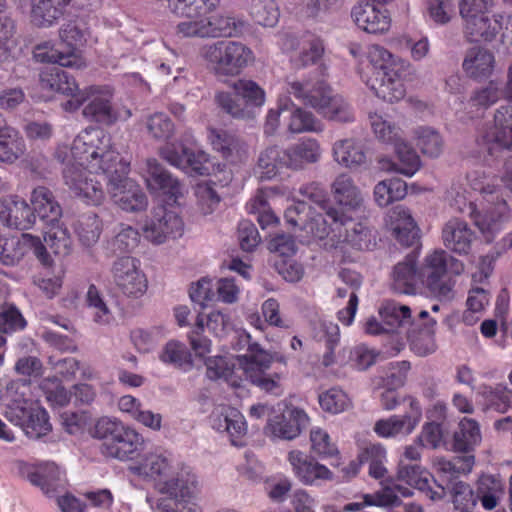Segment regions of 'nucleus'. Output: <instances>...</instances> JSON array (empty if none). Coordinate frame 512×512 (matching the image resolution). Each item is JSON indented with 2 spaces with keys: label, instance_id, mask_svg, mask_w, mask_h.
<instances>
[{
  "label": "nucleus",
  "instance_id": "39",
  "mask_svg": "<svg viewBox=\"0 0 512 512\" xmlns=\"http://www.w3.org/2000/svg\"><path fill=\"white\" fill-rule=\"evenodd\" d=\"M502 28L501 18H497V15L489 16L487 14L476 21H470L467 27H464V34L470 42H491Z\"/></svg>",
  "mask_w": 512,
  "mask_h": 512
},
{
  "label": "nucleus",
  "instance_id": "62",
  "mask_svg": "<svg viewBox=\"0 0 512 512\" xmlns=\"http://www.w3.org/2000/svg\"><path fill=\"white\" fill-rule=\"evenodd\" d=\"M288 129L291 133L321 132L323 125L311 112L296 108L291 114Z\"/></svg>",
  "mask_w": 512,
  "mask_h": 512
},
{
  "label": "nucleus",
  "instance_id": "44",
  "mask_svg": "<svg viewBox=\"0 0 512 512\" xmlns=\"http://www.w3.org/2000/svg\"><path fill=\"white\" fill-rule=\"evenodd\" d=\"M347 217V224L342 226V238L339 241H343L357 250H370L375 246L374 237L371 230L363 223H353L352 217Z\"/></svg>",
  "mask_w": 512,
  "mask_h": 512
},
{
  "label": "nucleus",
  "instance_id": "33",
  "mask_svg": "<svg viewBox=\"0 0 512 512\" xmlns=\"http://www.w3.org/2000/svg\"><path fill=\"white\" fill-rule=\"evenodd\" d=\"M419 283H421V278L416 265V257L409 254L403 262H399L394 267L392 288L400 294H414Z\"/></svg>",
  "mask_w": 512,
  "mask_h": 512
},
{
  "label": "nucleus",
  "instance_id": "9",
  "mask_svg": "<svg viewBox=\"0 0 512 512\" xmlns=\"http://www.w3.org/2000/svg\"><path fill=\"white\" fill-rule=\"evenodd\" d=\"M208 67L219 75H236L253 60V52L241 42L221 40L201 49Z\"/></svg>",
  "mask_w": 512,
  "mask_h": 512
},
{
  "label": "nucleus",
  "instance_id": "27",
  "mask_svg": "<svg viewBox=\"0 0 512 512\" xmlns=\"http://www.w3.org/2000/svg\"><path fill=\"white\" fill-rule=\"evenodd\" d=\"M389 224L395 239L403 246L411 247L419 241V229L409 209L402 205L392 208Z\"/></svg>",
  "mask_w": 512,
  "mask_h": 512
},
{
  "label": "nucleus",
  "instance_id": "15",
  "mask_svg": "<svg viewBox=\"0 0 512 512\" xmlns=\"http://www.w3.org/2000/svg\"><path fill=\"white\" fill-rule=\"evenodd\" d=\"M308 422L309 417L303 409L279 402L276 413L268 418L265 430L273 437L292 440L300 435Z\"/></svg>",
  "mask_w": 512,
  "mask_h": 512
},
{
  "label": "nucleus",
  "instance_id": "29",
  "mask_svg": "<svg viewBox=\"0 0 512 512\" xmlns=\"http://www.w3.org/2000/svg\"><path fill=\"white\" fill-rule=\"evenodd\" d=\"M442 239L447 249L460 255L468 254L475 239V233L465 221L452 218L442 229Z\"/></svg>",
  "mask_w": 512,
  "mask_h": 512
},
{
  "label": "nucleus",
  "instance_id": "59",
  "mask_svg": "<svg viewBox=\"0 0 512 512\" xmlns=\"http://www.w3.org/2000/svg\"><path fill=\"white\" fill-rule=\"evenodd\" d=\"M416 145L424 155L438 157L442 151L443 141L440 134L427 127H419L415 131Z\"/></svg>",
  "mask_w": 512,
  "mask_h": 512
},
{
  "label": "nucleus",
  "instance_id": "1",
  "mask_svg": "<svg viewBox=\"0 0 512 512\" xmlns=\"http://www.w3.org/2000/svg\"><path fill=\"white\" fill-rule=\"evenodd\" d=\"M73 163L63 170L65 184L87 204L100 205L105 199L101 177L107 191L122 210H145L148 200L141 187L128 178L130 164L115 149L112 137L101 128L82 130L73 140Z\"/></svg>",
  "mask_w": 512,
  "mask_h": 512
},
{
  "label": "nucleus",
  "instance_id": "43",
  "mask_svg": "<svg viewBox=\"0 0 512 512\" xmlns=\"http://www.w3.org/2000/svg\"><path fill=\"white\" fill-rule=\"evenodd\" d=\"M103 223L94 212L83 213L74 223V231L82 245L86 247L96 244L102 233Z\"/></svg>",
  "mask_w": 512,
  "mask_h": 512
},
{
  "label": "nucleus",
  "instance_id": "50",
  "mask_svg": "<svg viewBox=\"0 0 512 512\" xmlns=\"http://www.w3.org/2000/svg\"><path fill=\"white\" fill-rule=\"evenodd\" d=\"M283 159V150L277 146L266 148L259 156L256 173L260 180H270L274 178L279 168L285 167Z\"/></svg>",
  "mask_w": 512,
  "mask_h": 512
},
{
  "label": "nucleus",
  "instance_id": "6",
  "mask_svg": "<svg viewBox=\"0 0 512 512\" xmlns=\"http://www.w3.org/2000/svg\"><path fill=\"white\" fill-rule=\"evenodd\" d=\"M372 130L376 138L394 148L398 162L382 158L379 163L387 171L400 173L412 177L421 168V160L417 152L404 139L400 127L385 120L382 115L369 113Z\"/></svg>",
  "mask_w": 512,
  "mask_h": 512
},
{
  "label": "nucleus",
  "instance_id": "36",
  "mask_svg": "<svg viewBox=\"0 0 512 512\" xmlns=\"http://www.w3.org/2000/svg\"><path fill=\"white\" fill-rule=\"evenodd\" d=\"M70 0H31V22L37 27H50L64 14Z\"/></svg>",
  "mask_w": 512,
  "mask_h": 512
},
{
  "label": "nucleus",
  "instance_id": "11",
  "mask_svg": "<svg viewBox=\"0 0 512 512\" xmlns=\"http://www.w3.org/2000/svg\"><path fill=\"white\" fill-rule=\"evenodd\" d=\"M60 38L61 43L58 48L46 50L44 46H37L34 57L40 62L80 68L82 61L77 55V47L85 42L83 30L75 23H67L60 30Z\"/></svg>",
  "mask_w": 512,
  "mask_h": 512
},
{
  "label": "nucleus",
  "instance_id": "12",
  "mask_svg": "<svg viewBox=\"0 0 512 512\" xmlns=\"http://www.w3.org/2000/svg\"><path fill=\"white\" fill-rule=\"evenodd\" d=\"M448 253L436 249L427 254L420 267L421 284L436 298L450 299L455 281L448 275Z\"/></svg>",
  "mask_w": 512,
  "mask_h": 512
},
{
  "label": "nucleus",
  "instance_id": "18",
  "mask_svg": "<svg viewBox=\"0 0 512 512\" xmlns=\"http://www.w3.org/2000/svg\"><path fill=\"white\" fill-rule=\"evenodd\" d=\"M155 490L171 505L178 501L188 502L195 498L197 477L186 467L173 468L166 479L156 484Z\"/></svg>",
  "mask_w": 512,
  "mask_h": 512
},
{
  "label": "nucleus",
  "instance_id": "32",
  "mask_svg": "<svg viewBox=\"0 0 512 512\" xmlns=\"http://www.w3.org/2000/svg\"><path fill=\"white\" fill-rule=\"evenodd\" d=\"M305 104L313 107L323 118L349 123L355 119L354 110L344 98H306Z\"/></svg>",
  "mask_w": 512,
  "mask_h": 512
},
{
  "label": "nucleus",
  "instance_id": "20",
  "mask_svg": "<svg viewBox=\"0 0 512 512\" xmlns=\"http://www.w3.org/2000/svg\"><path fill=\"white\" fill-rule=\"evenodd\" d=\"M27 248H33L39 258L46 253L45 246L37 236L24 233L19 237L0 233V262L3 265L17 264L27 253Z\"/></svg>",
  "mask_w": 512,
  "mask_h": 512
},
{
  "label": "nucleus",
  "instance_id": "41",
  "mask_svg": "<svg viewBox=\"0 0 512 512\" xmlns=\"http://www.w3.org/2000/svg\"><path fill=\"white\" fill-rule=\"evenodd\" d=\"M280 192V188L276 186L260 188L255 197L246 205L247 211L250 214L258 215L257 221L262 229L278 223L277 216L268 207L267 198Z\"/></svg>",
  "mask_w": 512,
  "mask_h": 512
},
{
  "label": "nucleus",
  "instance_id": "40",
  "mask_svg": "<svg viewBox=\"0 0 512 512\" xmlns=\"http://www.w3.org/2000/svg\"><path fill=\"white\" fill-rule=\"evenodd\" d=\"M316 71L319 77L305 81L287 78V92L296 96H327L332 92V88L325 79L326 68L321 65Z\"/></svg>",
  "mask_w": 512,
  "mask_h": 512
},
{
  "label": "nucleus",
  "instance_id": "3",
  "mask_svg": "<svg viewBox=\"0 0 512 512\" xmlns=\"http://www.w3.org/2000/svg\"><path fill=\"white\" fill-rule=\"evenodd\" d=\"M466 179L471 189L480 192L482 196L481 210H478L477 205L468 197L467 190L459 184H452L446 193V199L455 211L467 214L486 241L490 242L509 216V207L498 182H502L503 186L512 192V163L510 161L506 163L505 175L500 179L495 175L487 174L483 169L469 172Z\"/></svg>",
  "mask_w": 512,
  "mask_h": 512
},
{
  "label": "nucleus",
  "instance_id": "25",
  "mask_svg": "<svg viewBox=\"0 0 512 512\" xmlns=\"http://www.w3.org/2000/svg\"><path fill=\"white\" fill-rule=\"evenodd\" d=\"M351 17L359 28L373 34L387 31L391 23L387 10L370 2L355 5Z\"/></svg>",
  "mask_w": 512,
  "mask_h": 512
},
{
  "label": "nucleus",
  "instance_id": "24",
  "mask_svg": "<svg viewBox=\"0 0 512 512\" xmlns=\"http://www.w3.org/2000/svg\"><path fill=\"white\" fill-rule=\"evenodd\" d=\"M35 219V213L24 199L8 196L0 201V221L3 225L27 230L33 226Z\"/></svg>",
  "mask_w": 512,
  "mask_h": 512
},
{
  "label": "nucleus",
  "instance_id": "30",
  "mask_svg": "<svg viewBox=\"0 0 512 512\" xmlns=\"http://www.w3.org/2000/svg\"><path fill=\"white\" fill-rule=\"evenodd\" d=\"M173 468L171 461L165 455L150 452L131 466L130 471L134 475L152 481L156 489V484L166 479Z\"/></svg>",
  "mask_w": 512,
  "mask_h": 512
},
{
  "label": "nucleus",
  "instance_id": "53",
  "mask_svg": "<svg viewBox=\"0 0 512 512\" xmlns=\"http://www.w3.org/2000/svg\"><path fill=\"white\" fill-rule=\"evenodd\" d=\"M254 21L262 26H274L279 17L278 8L273 0H245Z\"/></svg>",
  "mask_w": 512,
  "mask_h": 512
},
{
  "label": "nucleus",
  "instance_id": "22",
  "mask_svg": "<svg viewBox=\"0 0 512 512\" xmlns=\"http://www.w3.org/2000/svg\"><path fill=\"white\" fill-rule=\"evenodd\" d=\"M288 461L294 475L304 485H318L322 481H330L333 478V473L327 466L320 464L301 451L289 452Z\"/></svg>",
  "mask_w": 512,
  "mask_h": 512
},
{
  "label": "nucleus",
  "instance_id": "58",
  "mask_svg": "<svg viewBox=\"0 0 512 512\" xmlns=\"http://www.w3.org/2000/svg\"><path fill=\"white\" fill-rule=\"evenodd\" d=\"M30 482L39 486L48 496H53L63 488L62 478L56 467L36 471L29 476Z\"/></svg>",
  "mask_w": 512,
  "mask_h": 512
},
{
  "label": "nucleus",
  "instance_id": "14",
  "mask_svg": "<svg viewBox=\"0 0 512 512\" xmlns=\"http://www.w3.org/2000/svg\"><path fill=\"white\" fill-rule=\"evenodd\" d=\"M379 316L385 323L387 334L395 335V344L392 355H397L405 346V337L416 327V320L412 316L409 306L395 300H384L379 309Z\"/></svg>",
  "mask_w": 512,
  "mask_h": 512
},
{
  "label": "nucleus",
  "instance_id": "57",
  "mask_svg": "<svg viewBox=\"0 0 512 512\" xmlns=\"http://www.w3.org/2000/svg\"><path fill=\"white\" fill-rule=\"evenodd\" d=\"M319 404L323 411L339 414L351 406L348 395L340 388H330L319 395Z\"/></svg>",
  "mask_w": 512,
  "mask_h": 512
},
{
  "label": "nucleus",
  "instance_id": "55",
  "mask_svg": "<svg viewBox=\"0 0 512 512\" xmlns=\"http://www.w3.org/2000/svg\"><path fill=\"white\" fill-rule=\"evenodd\" d=\"M160 360L184 371L190 370L193 366L191 353L184 344L177 341H170L165 345Z\"/></svg>",
  "mask_w": 512,
  "mask_h": 512
},
{
  "label": "nucleus",
  "instance_id": "35",
  "mask_svg": "<svg viewBox=\"0 0 512 512\" xmlns=\"http://www.w3.org/2000/svg\"><path fill=\"white\" fill-rule=\"evenodd\" d=\"M332 195L338 205L348 211H356L363 204V196L360 189L354 183L353 178L342 173L338 175L331 185Z\"/></svg>",
  "mask_w": 512,
  "mask_h": 512
},
{
  "label": "nucleus",
  "instance_id": "42",
  "mask_svg": "<svg viewBox=\"0 0 512 512\" xmlns=\"http://www.w3.org/2000/svg\"><path fill=\"white\" fill-rule=\"evenodd\" d=\"M334 159L346 168H356L366 161V154L360 143L353 139H343L333 146Z\"/></svg>",
  "mask_w": 512,
  "mask_h": 512
},
{
  "label": "nucleus",
  "instance_id": "26",
  "mask_svg": "<svg viewBox=\"0 0 512 512\" xmlns=\"http://www.w3.org/2000/svg\"><path fill=\"white\" fill-rule=\"evenodd\" d=\"M212 426L217 431H226L232 445L237 447L244 446L247 424L244 416L238 409L231 406L221 407L217 413L214 412L212 415Z\"/></svg>",
  "mask_w": 512,
  "mask_h": 512
},
{
  "label": "nucleus",
  "instance_id": "45",
  "mask_svg": "<svg viewBox=\"0 0 512 512\" xmlns=\"http://www.w3.org/2000/svg\"><path fill=\"white\" fill-rule=\"evenodd\" d=\"M218 105L234 118H254L265 98H217Z\"/></svg>",
  "mask_w": 512,
  "mask_h": 512
},
{
  "label": "nucleus",
  "instance_id": "61",
  "mask_svg": "<svg viewBox=\"0 0 512 512\" xmlns=\"http://www.w3.org/2000/svg\"><path fill=\"white\" fill-rule=\"evenodd\" d=\"M140 240V234L137 229L121 224L120 230L109 243L110 249L114 254L130 253L137 247Z\"/></svg>",
  "mask_w": 512,
  "mask_h": 512
},
{
  "label": "nucleus",
  "instance_id": "16",
  "mask_svg": "<svg viewBox=\"0 0 512 512\" xmlns=\"http://www.w3.org/2000/svg\"><path fill=\"white\" fill-rule=\"evenodd\" d=\"M112 275L116 286L128 297L139 298L147 291L146 275L140 270L139 260L131 256L119 257L113 264Z\"/></svg>",
  "mask_w": 512,
  "mask_h": 512
},
{
  "label": "nucleus",
  "instance_id": "34",
  "mask_svg": "<svg viewBox=\"0 0 512 512\" xmlns=\"http://www.w3.org/2000/svg\"><path fill=\"white\" fill-rule=\"evenodd\" d=\"M40 86L48 92L60 93L63 96H77L78 84L74 76L61 67H51L42 70L39 74Z\"/></svg>",
  "mask_w": 512,
  "mask_h": 512
},
{
  "label": "nucleus",
  "instance_id": "37",
  "mask_svg": "<svg viewBox=\"0 0 512 512\" xmlns=\"http://www.w3.org/2000/svg\"><path fill=\"white\" fill-rule=\"evenodd\" d=\"M481 442V431L478 422L472 418L464 417L458 424V429L453 435V449L456 452L466 453L465 456H475L469 454Z\"/></svg>",
  "mask_w": 512,
  "mask_h": 512
},
{
  "label": "nucleus",
  "instance_id": "8",
  "mask_svg": "<svg viewBox=\"0 0 512 512\" xmlns=\"http://www.w3.org/2000/svg\"><path fill=\"white\" fill-rule=\"evenodd\" d=\"M196 140L191 130H186L180 137L179 144L167 143L159 151L160 157L186 174L192 176L209 175L212 164L209 154L196 149Z\"/></svg>",
  "mask_w": 512,
  "mask_h": 512
},
{
  "label": "nucleus",
  "instance_id": "31",
  "mask_svg": "<svg viewBox=\"0 0 512 512\" xmlns=\"http://www.w3.org/2000/svg\"><path fill=\"white\" fill-rule=\"evenodd\" d=\"M320 155L321 150L318 141L313 138H303L283 150L284 165L286 168L299 170L306 164L317 162Z\"/></svg>",
  "mask_w": 512,
  "mask_h": 512
},
{
  "label": "nucleus",
  "instance_id": "64",
  "mask_svg": "<svg viewBox=\"0 0 512 512\" xmlns=\"http://www.w3.org/2000/svg\"><path fill=\"white\" fill-rule=\"evenodd\" d=\"M41 388L46 395L47 401L52 406L63 407L71 400L72 393L62 385V382L57 377L44 379Z\"/></svg>",
  "mask_w": 512,
  "mask_h": 512
},
{
  "label": "nucleus",
  "instance_id": "52",
  "mask_svg": "<svg viewBox=\"0 0 512 512\" xmlns=\"http://www.w3.org/2000/svg\"><path fill=\"white\" fill-rule=\"evenodd\" d=\"M300 193L314 204L316 209L325 211L326 215L335 223L339 222V210L333 207L327 197L326 191L318 183H309L300 188Z\"/></svg>",
  "mask_w": 512,
  "mask_h": 512
},
{
  "label": "nucleus",
  "instance_id": "19",
  "mask_svg": "<svg viewBox=\"0 0 512 512\" xmlns=\"http://www.w3.org/2000/svg\"><path fill=\"white\" fill-rule=\"evenodd\" d=\"M405 401L409 403V411L403 416L392 415L386 419L376 421L374 432L382 438L409 435L418 426L422 419L420 402L413 396H407Z\"/></svg>",
  "mask_w": 512,
  "mask_h": 512
},
{
  "label": "nucleus",
  "instance_id": "17",
  "mask_svg": "<svg viewBox=\"0 0 512 512\" xmlns=\"http://www.w3.org/2000/svg\"><path fill=\"white\" fill-rule=\"evenodd\" d=\"M184 223L179 214L164 205L153 209L151 218L146 222L143 232L149 241L161 244L168 238L181 237Z\"/></svg>",
  "mask_w": 512,
  "mask_h": 512
},
{
  "label": "nucleus",
  "instance_id": "49",
  "mask_svg": "<svg viewBox=\"0 0 512 512\" xmlns=\"http://www.w3.org/2000/svg\"><path fill=\"white\" fill-rule=\"evenodd\" d=\"M48 228L44 232V241L55 255L66 256L71 251L72 241L66 228L59 223L47 222Z\"/></svg>",
  "mask_w": 512,
  "mask_h": 512
},
{
  "label": "nucleus",
  "instance_id": "4",
  "mask_svg": "<svg viewBox=\"0 0 512 512\" xmlns=\"http://www.w3.org/2000/svg\"><path fill=\"white\" fill-rule=\"evenodd\" d=\"M473 466V456H455L451 459L437 457L433 463L435 475H432L418 464H404L401 461L397 478L435 501L444 498L452 481L471 472Z\"/></svg>",
  "mask_w": 512,
  "mask_h": 512
},
{
  "label": "nucleus",
  "instance_id": "10",
  "mask_svg": "<svg viewBox=\"0 0 512 512\" xmlns=\"http://www.w3.org/2000/svg\"><path fill=\"white\" fill-rule=\"evenodd\" d=\"M372 75L367 81L376 96L403 94L404 85L399 74L398 64L391 52L380 45H373L369 51Z\"/></svg>",
  "mask_w": 512,
  "mask_h": 512
},
{
  "label": "nucleus",
  "instance_id": "56",
  "mask_svg": "<svg viewBox=\"0 0 512 512\" xmlns=\"http://www.w3.org/2000/svg\"><path fill=\"white\" fill-rule=\"evenodd\" d=\"M361 461L369 466V475L375 479L384 478L387 469L384 466L386 461V450L380 444H371L361 452Z\"/></svg>",
  "mask_w": 512,
  "mask_h": 512
},
{
  "label": "nucleus",
  "instance_id": "46",
  "mask_svg": "<svg viewBox=\"0 0 512 512\" xmlns=\"http://www.w3.org/2000/svg\"><path fill=\"white\" fill-rule=\"evenodd\" d=\"M478 394L482 397L487 410L505 413L511 407L512 391L503 385H486L479 387Z\"/></svg>",
  "mask_w": 512,
  "mask_h": 512
},
{
  "label": "nucleus",
  "instance_id": "54",
  "mask_svg": "<svg viewBox=\"0 0 512 512\" xmlns=\"http://www.w3.org/2000/svg\"><path fill=\"white\" fill-rule=\"evenodd\" d=\"M451 485V498L454 509L459 512H474L479 497L475 494L472 487L462 481L451 483L449 487Z\"/></svg>",
  "mask_w": 512,
  "mask_h": 512
},
{
  "label": "nucleus",
  "instance_id": "28",
  "mask_svg": "<svg viewBox=\"0 0 512 512\" xmlns=\"http://www.w3.org/2000/svg\"><path fill=\"white\" fill-rule=\"evenodd\" d=\"M506 99L507 104L495 113L493 129L482 137V143L512 150V98Z\"/></svg>",
  "mask_w": 512,
  "mask_h": 512
},
{
  "label": "nucleus",
  "instance_id": "60",
  "mask_svg": "<svg viewBox=\"0 0 512 512\" xmlns=\"http://www.w3.org/2000/svg\"><path fill=\"white\" fill-rule=\"evenodd\" d=\"M311 451L321 458H330L338 454V448L328 434L320 427L310 430Z\"/></svg>",
  "mask_w": 512,
  "mask_h": 512
},
{
  "label": "nucleus",
  "instance_id": "21",
  "mask_svg": "<svg viewBox=\"0 0 512 512\" xmlns=\"http://www.w3.org/2000/svg\"><path fill=\"white\" fill-rule=\"evenodd\" d=\"M146 179L148 189L155 194L161 195L167 201L177 203L180 197H183L184 187L180 181L173 177L157 160L150 159L147 161Z\"/></svg>",
  "mask_w": 512,
  "mask_h": 512
},
{
  "label": "nucleus",
  "instance_id": "23",
  "mask_svg": "<svg viewBox=\"0 0 512 512\" xmlns=\"http://www.w3.org/2000/svg\"><path fill=\"white\" fill-rule=\"evenodd\" d=\"M114 98H93L83 108L86 119L103 126H112L118 121H125L132 115L126 106L112 101Z\"/></svg>",
  "mask_w": 512,
  "mask_h": 512
},
{
  "label": "nucleus",
  "instance_id": "38",
  "mask_svg": "<svg viewBox=\"0 0 512 512\" xmlns=\"http://www.w3.org/2000/svg\"><path fill=\"white\" fill-rule=\"evenodd\" d=\"M31 203L35 216L46 223L57 221L62 214L61 206L47 187H36L32 192Z\"/></svg>",
  "mask_w": 512,
  "mask_h": 512
},
{
  "label": "nucleus",
  "instance_id": "51",
  "mask_svg": "<svg viewBox=\"0 0 512 512\" xmlns=\"http://www.w3.org/2000/svg\"><path fill=\"white\" fill-rule=\"evenodd\" d=\"M25 150V143L18 131L8 127L0 134V161L13 163Z\"/></svg>",
  "mask_w": 512,
  "mask_h": 512
},
{
  "label": "nucleus",
  "instance_id": "48",
  "mask_svg": "<svg viewBox=\"0 0 512 512\" xmlns=\"http://www.w3.org/2000/svg\"><path fill=\"white\" fill-rule=\"evenodd\" d=\"M208 140L212 148L226 160H230L234 154L240 153L241 144L239 139L227 130L208 128Z\"/></svg>",
  "mask_w": 512,
  "mask_h": 512
},
{
  "label": "nucleus",
  "instance_id": "7",
  "mask_svg": "<svg viewBox=\"0 0 512 512\" xmlns=\"http://www.w3.org/2000/svg\"><path fill=\"white\" fill-rule=\"evenodd\" d=\"M286 222L294 230L303 231L314 239L323 240L333 234L332 240L342 238V226L347 224L346 213L339 211V222L335 223L325 211L308 204L307 201H297L288 207L284 214Z\"/></svg>",
  "mask_w": 512,
  "mask_h": 512
},
{
  "label": "nucleus",
  "instance_id": "2",
  "mask_svg": "<svg viewBox=\"0 0 512 512\" xmlns=\"http://www.w3.org/2000/svg\"><path fill=\"white\" fill-rule=\"evenodd\" d=\"M238 345L245 353L234 360L215 356L205 361L206 375L211 380L222 379L231 387H242L243 376L251 384L266 393L279 396L283 392L282 379L287 373V359L279 353L271 354L259 343L252 340L250 334L239 335Z\"/></svg>",
  "mask_w": 512,
  "mask_h": 512
},
{
  "label": "nucleus",
  "instance_id": "13",
  "mask_svg": "<svg viewBox=\"0 0 512 512\" xmlns=\"http://www.w3.org/2000/svg\"><path fill=\"white\" fill-rule=\"evenodd\" d=\"M4 416L30 438H40L51 430L47 411L32 400L14 401L6 407Z\"/></svg>",
  "mask_w": 512,
  "mask_h": 512
},
{
  "label": "nucleus",
  "instance_id": "5",
  "mask_svg": "<svg viewBox=\"0 0 512 512\" xmlns=\"http://www.w3.org/2000/svg\"><path fill=\"white\" fill-rule=\"evenodd\" d=\"M102 440L100 451L107 458L128 461L134 459L144 444L143 436L116 418H99L91 432Z\"/></svg>",
  "mask_w": 512,
  "mask_h": 512
},
{
  "label": "nucleus",
  "instance_id": "47",
  "mask_svg": "<svg viewBox=\"0 0 512 512\" xmlns=\"http://www.w3.org/2000/svg\"><path fill=\"white\" fill-rule=\"evenodd\" d=\"M494 68V55L488 50L472 51L463 61V69L474 79H482L491 75Z\"/></svg>",
  "mask_w": 512,
  "mask_h": 512
},
{
  "label": "nucleus",
  "instance_id": "63",
  "mask_svg": "<svg viewBox=\"0 0 512 512\" xmlns=\"http://www.w3.org/2000/svg\"><path fill=\"white\" fill-rule=\"evenodd\" d=\"M489 303V293L483 288H472L469 291L468 298L466 301L467 310L463 314V321L467 325H473L478 317H475V313H480L484 310L485 306Z\"/></svg>",
  "mask_w": 512,
  "mask_h": 512
}]
</instances>
